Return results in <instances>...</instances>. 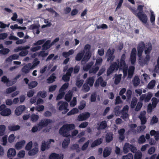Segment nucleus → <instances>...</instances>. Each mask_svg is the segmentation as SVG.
<instances>
[{
  "instance_id": "f257e3e1",
  "label": "nucleus",
  "mask_w": 159,
  "mask_h": 159,
  "mask_svg": "<svg viewBox=\"0 0 159 159\" xmlns=\"http://www.w3.org/2000/svg\"><path fill=\"white\" fill-rule=\"evenodd\" d=\"M152 49L150 43L146 44L145 46L144 42H141L138 47V56L139 57V63L142 66L147 64L150 59L149 54Z\"/></svg>"
},
{
  "instance_id": "f03ea898",
  "label": "nucleus",
  "mask_w": 159,
  "mask_h": 159,
  "mask_svg": "<svg viewBox=\"0 0 159 159\" xmlns=\"http://www.w3.org/2000/svg\"><path fill=\"white\" fill-rule=\"evenodd\" d=\"M125 55L123 54L121 57L120 63L118 62L113 63L108 68L107 71V75H109L115 70H117L119 68L120 70H122L124 73V77L125 78L127 75V66L126 65L125 59Z\"/></svg>"
},
{
  "instance_id": "7ed1b4c3",
  "label": "nucleus",
  "mask_w": 159,
  "mask_h": 159,
  "mask_svg": "<svg viewBox=\"0 0 159 159\" xmlns=\"http://www.w3.org/2000/svg\"><path fill=\"white\" fill-rule=\"evenodd\" d=\"M90 46L89 44L86 45L84 48L83 52H79L76 55L75 57V59L77 61H80L83 57L84 53H85L84 57L82 63H83L84 61H87L90 58L91 56V53L90 52Z\"/></svg>"
},
{
  "instance_id": "20e7f679",
  "label": "nucleus",
  "mask_w": 159,
  "mask_h": 159,
  "mask_svg": "<svg viewBox=\"0 0 159 159\" xmlns=\"http://www.w3.org/2000/svg\"><path fill=\"white\" fill-rule=\"evenodd\" d=\"M102 61V59L101 57H98L96 59V61L95 66L92 68H91V67L93 65V63L91 62L89 64L84 66L83 67L84 70L87 71L89 69V73H91L95 74L98 70L99 67Z\"/></svg>"
},
{
  "instance_id": "39448f33",
  "label": "nucleus",
  "mask_w": 159,
  "mask_h": 159,
  "mask_svg": "<svg viewBox=\"0 0 159 159\" xmlns=\"http://www.w3.org/2000/svg\"><path fill=\"white\" fill-rule=\"evenodd\" d=\"M75 125L73 124L64 125L60 129L59 133L65 137L70 136V131L74 129Z\"/></svg>"
},
{
  "instance_id": "423d86ee",
  "label": "nucleus",
  "mask_w": 159,
  "mask_h": 159,
  "mask_svg": "<svg viewBox=\"0 0 159 159\" xmlns=\"http://www.w3.org/2000/svg\"><path fill=\"white\" fill-rule=\"evenodd\" d=\"M52 120L49 119H44L42 120L39 123L38 126H34L32 129V131L35 132L38 131H39L43 127L46 126L51 123Z\"/></svg>"
},
{
  "instance_id": "0eeeda50",
  "label": "nucleus",
  "mask_w": 159,
  "mask_h": 159,
  "mask_svg": "<svg viewBox=\"0 0 159 159\" xmlns=\"http://www.w3.org/2000/svg\"><path fill=\"white\" fill-rule=\"evenodd\" d=\"M94 80V77L93 76L88 78L85 83L83 85L82 89L85 92H88L90 90V88L88 85L89 84L90 87L93 86Z\"/></svg>"
},
{
  "instance_id": "6e6552de",
  "label": "nucleus",
  "mask_w": 159,
  "mask_h": 159,
  "mask_svg": "<svg viewBox=\"0 0 159 159\" xmlns=\"http://www.w3.org/2000/svg\"><path fill=\"white\" fill-rule=\"evenodd\" d=\"M11 113V110L6 107L4 105L0 106V114L4 116H7L10 115Z\"/></svg>"
},
{
  "instance_id": "1a4fd4ad",
  "label": "nucleus",
  "mask_w": 159,
  "mask_h": 159,
  "mask_svg": "<svg viewBox=\"0 0 159 159\" xmlns=\"http://www.w3.org/2000/svg\"><path fill=\"white\" fill-rule=\"evenodd\" d=\"M57 104L59 106V110L64 111L63 113L65 114L69 111V109L67 108L68 103L66 102L60 101L58 102Z\"/></svg>"
},
{
  "instance_id": "9d476101",
  "label": "nucleus",
  "mask_w": 159,
  "mask_h": 159,
  "mask_svg": "<svg viewBox=\"0 0 159 159\" xmlns=\"http://www.w3.org/2000/svg\"><path fill=\"white\" fill-rule=\"evenodd\" d=\"M114 49H112L111 50L109 48L108 49L106 54V56L107 57L108 61H112L114 59L115 57L113 55Z\"/></svg>"
},
{
  "instance_id": "9b49d317",
  "label": "nucleus",
  "mask_w": 159,
  "mask_h": 159,
  "mask_svg": "<svg viewBox=\"0 0 159 159\" xmlns=\"http://www.w3.org/2000/svg\"><path fill=\"white\" fill-rule=\"evenodd\" d=\"M51 142H54V140L53 139H50L45 143V141H43L42 144L41 146V149L42 151H44L46 149L49 148V144L51 143Z\"/></svg>"
},
{
  "instance_id": "f8f14e48",
  "label": "nucleus",
  "mask_w": 159,
  "mask_h": 159,
  "mask_svg": "<svg viewBox=\"0 0 159 159\" xmlns=\"http://www.w3.org/2000/svg\"><path fill=\"white\" fill-rule=\"evenodd\" d=\"M129 110V107L127 105L125 106L123 108L121 113L122 116V118L124 120H126L128 119L129 115L127 113Z\"/></svg>"
},
{
  "instance_id": "ddd939ff",
  "label": "nucleus",
  "mask_w": 159,
  "mask_h": 159,
  "mask_svg": "<svg viewBox=\"0 0 159 159\" xmlns=\"http://www.w3.org/2000/svg\"><path fill=\"white\" fill-rule=\"evenodd\" d=\"M136 50L135 48H133L132 50L130 57V61L131 64H134L136 60Z\"/></svg>"
},
{
  "instance_id": "4468645a",
  "label": "nucleus",
  "mask_w": 159,
  "mask_h": 159,
  "mask_svg": "<svg viewBox=\"0 0 159 159\" xmlns=\"http://www.w3.org/2000/svg\"><path fill=\"white\" fill-rule=\"evenodd\" d=\"M136 16L143 23L145 24L147 23L148 18L145 14L141 12H139L137 13Z\"/></svg>"
},
{
  "instance_id": "2eb2a0df",
  "label": "nucleus",
  "mask_w": 159,
  "mask_h": 159,
  "mask_svg": "<svg viewBox=\"0 0 159 159\" xmlns=\"http://www.w3.org/2000/svg\"><path fill=\"white\" fill-rule=\"evenodd\" d=\"M152 96V94L150 92L148 93L147 94H144L142 95L140 97V100L141 101L144 100L146 102L149 101Z\"/></svg>"
},
{
  "instance_id": "dca6fc26",
  "label": "nucleus",
  "mask_w": 159,
  "mask_h": 159,
  "mask_svg": "<svg viewBox=\"0 0 159 159\" xmlns=\"http://www.w3.org/2000/svg\"><path fill=\"white\" fill-rule=\"evenodd\" d=\"M25 108L24 105H20L17 107L15 111L16 115L18 116L20 115L25 110Z\"/></svg>"
},
{
  "instance_id": "f3484780",
  "label": "nucleus",
  "mask_w": 159,
  "mask_h": 159,
  "mask_svg": "<svg viewBox=\"0 0 159 159\" xmlns=\"http://www.w3.org/2000/svg\"><path fill=\"white\" fill-rule=\"evenodd\" d=\"M90 115V114L88 112L82 113L78 116V120L80 121L85 120L89 117Z\"/></svg>"
},
{
  "instance_id": "a211bd4d",
  "label": "nucleus",
  "mask_w": 159,
  "mask_h": 159,
  "mask_svg": "<svg viewBox=\"0 0 159 159\" xmlns=\"http://www.w3.org/2000/svg\"><path fill=\"white\" fill-rule=\"evenodd\" d=\"M16 149L13 148H10L7 150V156L8 157H13L16 155Z\"/></svg>"
},
{
  "instance_id": "6ab92c4d",
  "label": "nucleus",
  "mask_w": 159,
  "mask_h": 159,
  "mask_svg": "<svg viewBox=\"0 0 159 159\" xmlns=\"http://www.w3.org/2000/svg\"><path fill=\"white\" fill-rule=\"evenodd\" d=\"M106 84L107 83L103 81L101 77H100L96 81L94 84V86L95 87H97L99 85H100L102 87H105L106 85Z\"/></svg>"
},
{
  "instance_id": "aec40b11",
  "label": "nucleus",
  "mask_w": 159,
  "mask_h": 159,
  "mask_svg": "<svg viewBox=\"0 0 159 159\" xmlns=\"http://www.w3.org/2000/svg\"><path fill=\"white\" fill-rule=\"evenodd\" d=\"M73 70L72 68H70L67 71L66 74L63 75L62 77L63 80L65 81H67L69 80L70 77L71 75Z\"/></svg>"
},
{
  "instance_id": "412c9836",
  "label": "nucleus",
  "mask_w": 159,
  "mask_h": 159,
  "mask_svg": "<svg viewBox=\"0 0 159 159\" xmlns=\"http://www.w3.org/2000/svg\"><path fill=\"white\" fill-rule=\"evenodd\" d=\"M32 69L31 66V63H29L25 65L22 68L21 71L23 73L26 74L29 72L30 70Z\"/></svg>"
},
{
  "instance_id": "4be33fe9",
  "label": "nucleus",
  "mask_w": 159,
  "mask_h": 159,
  "mask_svg": "<svg viewBox=\"0 0 159 159\" xmlns=\"http://www.w3.org/2000/svg\"><path fill=\"white\" fill-rule=\"evenodd\" d=\"M146 113V111H143L141 112L140 115L139 116V117L141 121V123L142 124H145L146 122V118L145 116Z\"/></svg>"
},
{
  "instance_id": "5701e85b",
  "label": "nucleus",
  "mask_w": 159,
  "mask_h": 159,
  "mask_svg": "<svg viewBox=\"0 0 159 159\" xmlns=\"http://www.w3.org/2000/svg\"><path fill=\"white\" fill-rule=\"evenodd\" d=\"M35 147L32 150H30L28 152V154L30 156H33L36 154L38 152V149L37 147L38 144L36 143L34 144Z\"/></svg>"
},
{
  "instance_id": "b1692460",
  "label": "nucleus",
  "mask_w": 159,
  "mask_h": 159,
  "mask_svg": "<svg viewBox=\"0 0 159 159\" xmlns=\"http://www.w3.org/2000/svg\"><path fill=\"white\" fill-rule=\"evenodd\" d=\"M25 143V141L23 140L17 142L15 145V147L17 150H19L22 148Z\"/></svg>"
},
{
  "instance_id": "393cba45",
  "label": "nucleus",
  "mask_w": 159,
  "mask_h": 159,
  "mask_svg": "<svg viewBox=\"0 0 159 159\" xmlns=\"http://www.w3.org/2000/svg\"><path fill=\"white\" fill-rule=\"evenodd\" d=\"M63 154L59 155L55 153H52L49 157V159H63Z\"/></svg>"
},
{
  "instance_id": "a878e982",
  "label": "nucleus",
  "mask_w": 159,
  "mask_h": 159,
  "mask_svg": "<svg viewBox=\"0 0 159 159\" xmlns=\"http://www.w3.org/2000/svg\"><path fill=\"white\" fill-rule=\"evenodd\" d=\"M150 134L151 136H154L155 140L157 141L159 139V131H156L154 130H152L150 131Z\"/></svg>"
},
{
  "instance_id": "bb28decb",
  "label": "nucleus",
  "mask_w": 159,
  "mask_h": 159,
  "mask_svg": "<svg viewBox=\"0 0 159 159\" xmlns=\"http://www.w3.org/2000/svg\"><path fill=\"white\" fill-rule=\"evenodd\" d=\"M1 81L4 83L6 84L7 86L11 85L14 84V83L9 81L8 79L5 76H3L2 77Z\"/></svg>"
},
{
  "instance_id": "cd10ccee",
  "label": "nucleus",
  "mask_w": 159,
  "mask_h": 159,
  "mask_svg": "<svg viewBox=\"0 0 159 159\" xmlns=\"http://www.w3.org/2000/svg\"><path fill=\"white\" fill-rule=\"evenodd\" d=\"M29 29H30L33 30V32L34 34L36 33L37 34H38L39 33V27L37 25H31L30 26Z\"/></svg>"
},
{
  "instance_id": "c85d7f7f",
  "label": "nucleus",
  "mask_w": 159,
  "mask_h": 159,
  "mask_svg": "<svg viewBox=\"0 0 159 159\" xmlns=\"http://www.w3.org/2000/svg\"><path fill=\"white\" fill-rule=\"evenodd\" d=\"M111 152V148L110 147H107L105 148L103 152V156L106 157L110 155Z\"/></svg>"
},
{
  "instance_id": "c756f323",
  "label": "nucleus",
  "mask_w": 159,
  "mask_h": 159,
  "mask_svg": "<svg viewBox=\"0 0 159 159\" xmlns=\"http://www.w3.org/2000/svg\"><path fill=\"white\" fill-rule=\"evenodd\" d=\"M102 139L101 138L97 139L91 143V147L93 148L98 145L102 143Z\"/></svg>"
},
{
  "instance_id": "7c9ffc66",
  "label": "nucleus",
  "mask_w": 159,
  "mask_h": 159,
  "mask_svg": "<svg viewBox=\"0 0 159 159\" xmlns=\"http://www.w3.org/2000/svg\"><path fill=\"white\" fill-rule=\"evenodd\" d=\"M51 41L50 40L47 41L43 46V49L44 50H46L49 48L51 46L52 43L50 44Z\"/></svg>"
},
{
  "instance_id": "2f4dec72",
  "label": "nucleus",
  "mask_w": 159,
  "mask_h": 159,
  "mask_svg": "<svg viewBox=\"0 0 159 159\" xmlns=\"http://www.w3.org/2000/svg\"><path fill=\"white\" fill-rule=\"evenodd\" d=\"M70 140L68 138L64 139L62 143V147L64 148H67L70 143Z\"/></svg>"
},
{
  "instance_id": "473e14b6",
  "label": "nucleus",
  "mask_w": 159,
  "mask_h": 159,
  "mask_svg": "<svg viewBox=\"0 0 159 159\" xmlns=\"http://www.w3.org/2000/svg\"><path fill=\"white\" fill-rule=\"evenodd\" d=\"M18 57L19 56L18 54H13L7 58L6 61L7 62H10L13 60L17 59Z\"/></svg>"
},
{
  "instance_id": "72a5a7b5",
  "label": "nucleus",
  "mask_w": 159,
  "mask_h": 159,
  "mask_svg": "<svg viewBox=\"0 0 159 159\" xmlns=\"http://www.w3.org/2000/svg\"><path fill=\"white\" fill-rule=\"evenodd\" d=\"M134 70V67L133 66H131L129 67L128 72V77L131 78L132 76Z\"/></svg>"
},
{
  "instance_id": "f704fd0d",
  "label": "nucleus",
  "mask_w": 159,
  "mask_h": 159,
  "mask_svg": "<svg viewBox=\"0 0 159 159\" xmlns=\"http://www.w3.org/2000/svg\"><path fill=\"white\" fill-rule=\"evenodd\" d=\"M8 128L10 130L14 131L19 130L20 127L18 125H10L8 126Z\"/></svg>"
},
{
  "instance_id": "c9c22d12",
  "label": "nucleus",
  "mask_w": 159,
  "mask_h": 159,
  "mask_svg": "<svg viewBox=\"0 0 159 159\" xmlns=\"http://www.w3.org/2000/svg\"><path fill=\"white\" fill-rule=\"evenodd\" d=\"M123 2V0H116V3L117 6L116 8L115 11H116L120 9L122 6Z\"/></svg>"
},
{
  "instance_id": "e433bc0d",
  "label": "nucleus",
  "mask_w": 159,
  "mask_h": 159,
  "mask_svg": "<svg viewBox=\"0 0 159 159\" xmlns=\"http://www.w3.org/2000/svg\"><path fill=\"white\" fill-rule=\"evenodd\" d=\"M75 51L73 49L70 50L68 52H64L63 53V56L65 57H67L70 55H72L74 53Z\"/></svg>"
},
{
  "instance_id": "4c0bfd02",
  "label": "nucleus",
  "mask_w": 159,
  "mask_h": 159,
  "mask_svg": "<svg viewBox=\"0 0 159 159\" xmlns=\"http://www.w3.org/2000/svg\"><path fill=\"white\" fill-rule=\"evenodd\" d=\"M131 145L128 143H126L124 145L123 148V151L125 153L129 152L130 150Z\"/></svg>"
},
{
  "instance_id": "58836bf2",
  "label": "nucleus",
  "mask_w": 159,
  "mask_h": 159,
  "mask_svg": "<svg viewBox=\"0 0 159 159\" xmlns=\"http://www.w3.org/2000/svg\"><path fill=\"white\" fill-rule=\"evenodd\" d=\"M125 132V130L124 129H121L118 131V133L120 135L119 139L121 141H122L124 139L125 137L124 134Z\"/></svg>"
},
{
  "instance_id": "ea45409f",
  "label": "nucleus",
  "mask_w": 159,
  "mask_h": 159,
  "mask_svg": "<svg viewBox=\"0 0 159 159\" xmlns=\"http://www.w3.org/2000/svg\"><path fill=\"white\" fill-rule=\"evenodd\" d=\"M133 82L134 86H137L140 83V80L138 76H135L134 78Z\"/></svg>"
},
{
  "instance_id": "a19ab883",
  "label": "nucleus",
  "mask_w": 159,
  "mask_h": 159,
  "mask_svg": "<svg viewBox=\"0 0 159 159\" xmlns=\"http://www.w3.org/2000/svg\"><path fill=\"white\" fill-rule=\"evenodd\" d=\"M113 139V134L111 133L107 134L106 135V139L107 142L109 143L112 141Z\"/></svg>"
},
{
  "instance_id": "79ce46f5",
  "label": "nucleus",
  "mask_w": 159,
  "mask_h": 159,
  "mask_svg": "<svg viewBox=\"0 0 159 159\" xmlns=\"http://www.w3.org/2000/svg\"><path fill=\"white\" fill-rule=\"evenodd\" d=\"M6 127L3 125H0V136H2L4 135L6 130Z\"/></svg>"
},
{
  "instance_id": "37998d69",
  "label": "nucleus",
  "mask_w": 159,
  "mask_h": 159,
  "mask_svg": "<svg viewBox=\"0 0 159 159\" xmlns=\"http://www.w3.org/2000/svg\"><path fill=\"white\" fill-rule=\"evenodd\" d=\"M121 76L122 75L121 74L119 75L117 74L115 75V83L116 84H117L120 83L121 79Z\"/></svg>"
},
{
  "instance_id": "c03bdc74",
  "label": "nucleus",
  "mask_w": 159,
  "mask_h": 159,
  "mask_svg": "<svg viewBox=\"0 0 159 159\" xmlns=\"http://www.w3.org/2000/svg\"><path fill=\"white\" fill-rule=\"evenodd\" d=\"M72 93L71 91H69L65 96V99L67 101H70L72 97Z\"/></svg>"
},
{
  "instance_id": "a18cd8bd",
  "label": "nucleus",
  "mask_w": 159,
  "mask_h": 159,
  "mask_svg": "<svg viewBox=\"0 0 159 159\" xmlns=\"http://www.w3.org/2000/svg\"><path fill=\"white\" fill-rule=\"evenodd\" d=\"M40 63L39 61L37 58H35L33 62V65L31 64V66L32 69H33L35 67H36Z\"/></svg>"
},
{
  "instance_id": "49530a36",
  "label": "nucleus",
  "mask_w": 159,
  "mask_h": 159,
  "mask_svg": "<svg viewBox=\"0 0 159 159\" xmlns=\"http://www.w3.org/2000/svg\"><path fill=\"white\" fill-rule=\"evenodd\" d=\"M16 138V137L13 134H11L9 135L8 137V140L9 143H13Z\"/></svg>"
},
{
  "instance_id": "de8ad7c7",
  "label": "nucleus",
  "mask_w": 159,
  "mask_h": 159,
  "mask_svg": "<svg viewBox=\"0 0 159 159\" xmlns=\"http://www.w3.org/2000/svg\"><path fill=\"white\" fill-rule=\"evenodd\" d=\"M39 118V116L35 114L32 115L30 116L31 120L33 122H36L38 120Z\"/></svg>"
},
{
  "instance_id": "09e8293b",
  "label": "nucleus",
  "mask_w": 159,
  "mask_h": 159,
  "mask_svg": "<svg viewBox=\"0 0 159 159\" xmlns=\"http://www.w3.org/2000/svg\"><path fill=\"white\" fill-rule=\"evenodd\" d=\"M107 126L106 122L105 121H102L99 126L97 128L98 130H100L105 128Z\"/></svg>"
},
{
  "instance_id": "8fccbe9b",
  "label": "nucleus",
  "mask_w": 159,
  "mask_h": 159,
  "mask_svg": "<svg viewBox=\"0 0 159 159\" xmlns=\"http://www.w3.org/2000/svg\"><path fill=\"white\" fill-rule=\"evenodd\" d=\"M79 110L77 108H74L67 113L68 116H70L77 113L78 112Z\"/></svg>"
},
{
  "instance_id": "3c124183",
  "label": "nucleus",
  "mask_w": 159,
  "mask_h": 159,
  "mask_svg": "<svg viewBox=\"0 0 159 159\" xmlns=\"http://www.w3.org/2000/svg\"><path fill=\"white\" fill-rule=\"evenodd\" d=\"M152 104L153 106V108H155L157 103L158 102L159 100L158 99L156 98H153L152 99Z\"/></svg>"
},
{
  "instance_id": "603ef678",
  "label": "nucleus",
  "mask_w": 159,
  "mask_h": 159,
  "mask_svg": "<svg viewBox=\"0 0 159 159\" xmlns=\"http://www.w3.org/2000/svg\"><path fill=\"white\" fill-rule=\"evenodd\" d=\"M150 20L151 22L154 23L155 20V15L154 13V12L152 10L150 11Z\"/></svg>"
},
{
  "instance_id": "864d4df0",
  "label": "nucleus",
  "mask_w": 159,
  "mask_h": 159,
  "mask_svg": "<svg viewBox=\"0 0 159 159\" xmlns=\"http://www.w3.org/2000/svg\"><path fill=\"white\" fill-rule=\"evenodd\" d=\"M56 77L55 76V75L52 74L51 76L49 77L48 79V83H51L55 81V80Z\"/></svg>"
},
{
  "instance_id": "5fc2aeb1",
  "label": "nucleus",
  "mask_w": 159,
  "mask_h": 159,
  "mask_svg": "<svg viewBox=\"0 0 159 159\" xmlns=\"http://www.w3.org/2000/svg\"><path fill=\"white\" fill-rule=\"evenodd\" d=\"M155 81L154 80H152L148 84V88L150 89H152L155 86Z\"/></svg>"
},
{
  "instance_id": "6e6d98bb",
  "label": "nucleus",
  "mask_w": 159,
  "mask_h": 159,
  "mask_svg": "<svg viewBox=\"0 0 159 159\" xmlns=\"http://www.w3.org/2000/svg\"><path fill=\"white\" fill-rule=\"evenodd\" d=\"M16 89V87L15 86H12L7 89L6 90V93H10L14 91Z\"/></svg>"
},
{
  "instance_id": "4d7b16f0",
  "label": "nucleus",
  "mask_w": 159,
  "mask_h": 159,
  "mask_svg": "<svg viewBox=\"0 0 159 159\" xmlns=\"http://www.w3.org/2000/svg\"><path fill=\"white\" fill-rule=\"evenodd\" d=\"M38 84V83L35 81H33L30 82L28 84L29 87L30 89H31L35 87Z\"/></svg>"
},
{
  "instance_id": "13d9d810",
  "label": "nucleus",
  "mask_w": 159,
  "mask_h": 159,
  "mask_svg": "<svg viewBox=\"0 0 159 159\" xmlns=\"http://www.w3.org/2000/svg\"><path fill=\"white\" fill-rule=\"evenodd\" d=\"M142 157V153L139 151L136 152L134 155V159H141Z\"/></svg>"
},
{
  "instance_id": "bf43d9fd",
  "label": "nucleus",
  "mask_w": 159,
  "mask_h": 159,
  "mask_svg": "<svg viewBox=\"0 0 159 159\" xmlns=\"http://www.w3.org/2000/svg\"><path fill=\"white\" fill-rule=\"evenodd\" d=\"M145 141V139L144 135L140 136L138 140V143L140 144L143 143Z\"/></svg>"
},
{
  "instance_id": "052dcab7",
  "label": "nucleus",
  "mask_w": 159,
  "mask_h": 159,
  "mask_svg": "<svg viewBox=\"0 0 159 159\" xmlns=\"http://www.w3.org/2000/svg\"><path fill=\"white\" fill-rule=\"evenodd\" d=\"M142 102L141 101L137 103V106L135 108V110L137 111H139L142 106Z\"/></svg>"
},
{
  "instance_id": "680f3d73",
  "label": "nucleus",
  "mask_w": 159,
  "mask_h": 159,
  "mask_svg": "<svg viewBox=\"0 0 159 159\" xmlns=\"http://www.w3.org/2000/svg\"><path fill=\"white\" fill-rule=\"evenodd\" d=\"M76 98L74 97L73 98L72 100L70 102V105L71 107H73L76 104Z\"/></svg>"
},
{
  "instance_id": "e2e57ef3",
  "label": "nucleus",
  "mask_w": 159,
  "mask_h": 159,
  "mask_svg": "<svg viewBox=\"0 0 159 159\" xmlns=\"http://www.w3.org/2000/svg\"><path fill=\"white\" fill-rule=\"evenodd\" d=\"M48 55V52L45 51H41L38 54L39 57H45Z\"/></svg>"
},
{
  "instance_id": "0e129e2a",
  "label": "nucleus",
  "mask_w": 159,
  "mask_h": 159,
  "mask_svg": "<svg viewBox=\"0 0 159 159\" xmlns=\"http://www.w3.org/2000/svg\"><path fill=\"white\" fill-rule=\"evenodd\" d=\"M10 51L8 48H4L0 50V53L2 54H6L8 53Z\"/></svg>"
},
{
  "instance_id": "69168bd1",
  "label": "nucleus",
  "mask_w": 159,
  "mask_h": 159,
  "mask_svg": "<svg viewBox=\"0 0 159 159\" xmlns=\"http://www.w3.org/2000/svg\"><path fill=\"white\" fill-rule=\"evenodd\" d=\"M142 78L144 80L147 82L150 79L149 76L146 74H143L142 75Z\"/></svg>"
},
{
  "instance_id": "338daca9",
  "label": "nucleus",
  "mask_w": 159,
  "mask_h": 159,
  "mask_svg": "<svg viewBox=\"0 0 159 159\" xmlns=\"http://www.w3.org/2000/svg\"><path fill=\"white\" fill-rule=\"evenodd\" d=\"M79 12V11L76 8H74L71 11L70 15L71 16H73L77 15Z\"/></svg>"
},
{
  "instance_id": "774afa93",
  "label": "nucleus",
  "mask_w": 159,
  "mask_h": 159,
  "mask_svg": "<svg viewBox=\"0 0 159 159\" xmlns=\"http://www.w3.org/2000/svg\"><path fill=\"white\" fill-rule=\"evenodd\" d=\"M133 156L130 153L128 154L127 155L123 156L122 159H133Z\"/></svg>"
}]
</instances>
